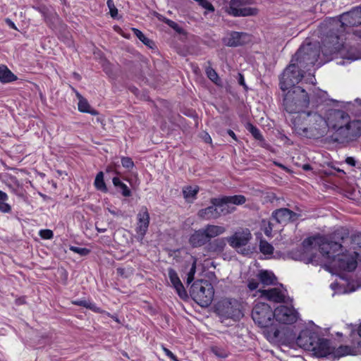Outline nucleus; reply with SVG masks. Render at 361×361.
Listing matches in <instances>:
<instances>
[{
  "instance_id": "8fccbe9b",
  "label": "nucleus",
  "mask_w": 361,
  "mask_h": 361,
  "mask_svg": "<svg viewBox=\"0 0 361 361\" xmlns=\"http://www.w3.org/2000/svg\"><path fill=\"white\" fill-rule=\"evenodd\" d=\"M317 255L312 254L310 257L304 259L303 260L306 264H312L314 265H318L319 262L317 259Z\"/></svg>"
},
{
  "instance_id": "4468645a",
  "label": "nucleus",
  "mask_w": 361,
  "mask_h": 361,
  "mask_svg": "<svg viewBox=\"0 0 361 361\" xmlns=\"http://www.w3.org/2000/svg\"><path fill=\"white\" fill-rule=\"evenodd\" d=\"M251 238L252 234L248 228H240L228 237V243L233 248H239L246 245Z\"/></svg>"
},
{
  "instance_id": "2f4dec72",
  "label": "nucleus",
  "mask_w": 361,
  "mask_h": 361,
  "mask_svg": "<svg viewBox=\"0 0 361 361\" xmlns=\"http://www.w3.org/2000/svg\"><path fill=\"white\" fill-rule=\"evenodd\" d=\"M7 200L6 193L0 190V212L2 213H9L11 211V206L6 202Z\"/></svg>"
},
{
  "instance_id": "338daca9",
  "label": "nucleus",
  "mask_w": 361,
  "mask_h": 361,
  "mask_svg": "<svg viewBox=\"0 0 361 361\" xmlns=\"http://www.w3.org/2000/svg\"><path fill=\"white\" fill-rule=\"evenodd\" d=\"M357 334H358L359 336L361 338V324L359 325V326L357 328Z\"/></svg>"
},
{
  "instance_id": "ea45409f",
  "label": "nucleus",
  "mask_w": 361,
  "mask_h": 361,
  "mask_svg": "<svg viewBox=\"0 0 361 361\" xmlns=\"http://www.w3.org/2000/svg\"><path fill=\"white\" fill-rule=\"evenodd\" d=\"M162 20L178 33H182L183 29L176 22L166 18H163Z\"/></svg>"
},
{
  "instance_id": "7ed1b4c3",
  "label": "nucleus",
  "mask_w": 361,
  "mask_h": 361,
  "mask_svg": "<svg viewBox=\"0 0 361 361\" xmlns=\"http://www.w3.org/2000/svg\"><path fill=\"white\" fill-rule=\"evenodd\" d=\"M319 32L321 35L322 44V46H319L317 43L311 42L306 44H302L295 54V55L292 57L293 61H296L299 64V66L303 68V69H305L306 71H308L309 67L314 66L317 61L320 51H322L327 59L334 54H324L323 52L324 35L321 33L320 26L319 27Z\"/></svg>"
},
{
  "instance_id": "37998d69",
  "label": "nucleus",
  "mask_w": 361,
  "mask_h": 361,
  "mask_svg": "<svg viewBox=\"0 0 361 361\" xmlns=\"http://www.w3.org/2000/svg\"><path fill=\"white\" fill-rule=\"evenodd\" d=\"M39 236L44 240H50L54 237V233L50 229H42L39 232Z\"/></svg>"
},
{
  "instance_id": "680f3d73",
  "label": "nucleus",
  "mask_w": 361,
  "mask_h": 361,
  "mask_svg": "<svg viewBox=\"0 0 361 361\" xmlns=\"http://www.w3.org/2000/svg\"><path fill=\"white\" fill-rule=\"evenodd\" d=\"M227 133L235 140H237V137L232 130H228Z\"/></svg>"
},
{
  "instance_id": "e2e57ef3",
  "label": "nucleus",
  "mask_w": 361,
  "mask_h": 361,
  "mask_svg": "<svg viewBox=\"0 0 361 361\" xmlns=\"http://www.w3.org/2000/svg\"><path fill=\"white\" fill-rule=\"evenodd\" d=\"M6 23L8 24L10 27H11L13 29H16L15 24L10 20L7 19Z\"/></svg>"
},
{
  "instance_id": "6e6d98bb",
  "label": "nucleus",
  "mask_w": 361,
  "mask_h": 361,
  "mask_svg": "<svg viewBox=\"0 0 361 361\" xmlns=\"http://www.w3.org/2000/svg\"><path fill=\"white\" fill-rule=\"evenodd\" d=\"M164 351L166 355H167L169 358L172 359L174 361H179L177 359L176 356L169 349L164 348Z\"/></svg>"
},
{
  "instance_id": "4be33fe9",
  "label": "nucleus",
  "mask_w": 361,
  "mask_h": 361,
  "mask_svg": "<svg viewBox=\"0 0 361 361\" xmlns=\"http://www.w3.org/2000/svg\"><path fill=\"white\" fill-rule=\"evenodd\" d=\"M310 334L311 333L308 331H301L296 338V343L305 350H316V346H314L315 340Z\"/></svg>"
},
{
  "instance_id": "09e8293b",
  "label": "nucleus",
  "mask_w": 361,
  "mask_h": 361,
  "mask_svg": "<svg viewBox=\"0 0 361 361\" xmlns=\"http://www.w3.org/2000/svg\"><path fill=\"white\" fill-rule=\"evenodd\" d=\"M259 286V282L255 279L248 280L247 288L250 291L256 290Z\"/></svg>"
},
{
  "instance_id": "c756f323",
  "label": "nucleus",
  "mask_w": 361,
  "mask_h": 361,
  "mask_svg": "<svg viewBox=\"0 0 361 361\" xmlns=\"http://www.w3.org/2000/svg\"><path fill=\"white\" fill-rule=\"evenodd\" d=\"M200 188L197 185H189L184 187L183 189V194L184 198L187 201H192L196 198V195L197 194Z\"/></svg>"
},
{
  "instance_id": "69168bd1",
  "label": "nucleus",
  "mask_w": 361,
  "mask_h": 361,
  "mask_svg": "<svg viewBox=\"0 0 361 361\" xmlns=\"http://www.w3.org/2000/svg\"><path fill=\"white\" fill-rule=\"evenodd\" d=\"M114 166H109L106 168V172L109 173L110 171H114Z\"/></svg>"
},
{
  "instance_id": "6e6552de",
  "label": "nucleus",
  "mask_w": 361,
  "mask_h": 361,
  "mask_svg": "<svg viewBox=\"0 0 361 361\" xmlns=\"http://www.w3.org/2000/svg\"><path fill=\"white\" fill-rule=\"evenodd\" d=\"M252 318L261 328H267L272 325L274 311L265 302H257L252 310Z\"/></svg>"
},
{
  "instance_id": "0e129e2a",
  "label": "nucleus",
  "mask_w": 361,
  "mask_h": 361,
  "mask_svg": "<svg viewBox=\"0 0 361 361\" xmlns=\"http://www.w3.org/2000/svg\"><path fill=\"white\" fill-rule=\"evenodd\" d=\"M76 97H78V100L80 101V99H85L79 92H76Z\"/></svg>"
},
{
  "instance_id": "58836bf2",
  "label": "nucleus",
  "mask_w": 361,
  "mask_h": 361,
  "mask_svg": "<svg viewBox=\"0 0 361 361\" xmlns=\"http://www.w3.org/2000/svg\"><path fill=\"white\" fill-rule=\"evenodd\" d=\"M351 243L353 245V249L355 250L356 248L361 250V233H355L350 237Z\"/></svg>"
},
{
  "instance_id": "49530a36",
  "label": "nucleus",
  "mask_w": 361,
  "mask_h": 361,
  "mask_svg": "<svg viewBox=\"0 0 361 361\" xmlns=\"http://www.w3.org/2000/svg\"><path fill=\"white\" fill-rule=\"evenodd\" d=\"M121 164L124 168L128 169H133L134 166V163L132 159L128 157L121 158Z\"/></svg>"
},
{
  "instance_id": "c03bdc74",
  "label": "nucleus",
  "mask_w": 361,
  "mask_h": 361,
  "mask_svg": "<svg viewBox=\"0 0 361 361\" xmlns=\"http://www.w3.org/2000/svg\"><path fill=\"white\" fill-rule=\"evenodd\" d=\"M106 4L109 9L111 16L112 18H116L118 15V9L115 6L114 1L113 0H107Z\"/></svg>"
},
{
  "instance_id": "c85d7f7f",
  "label": "nucleus",
  "mask_w": 361,
  "mask_h": 361,
  "mask_svg": "<svg viewBox=\"0 0 361 361\" xmlns=\"http://www.w3.org/2000/svg\"><path fill=\"white\" fill-rule=\"evenodd\" d=\"M17 80L15 75L8 68L4 65L0 66V81L4 83L11 82Z\"/></svg>"
},
{
  "instance_id": "a19ab883",
  "label": "nucleus",
  "mask_w": 361,
  "mask_h": 361,
  "mask_svg": "<svg viewBox=\"0 0 361 361\" xmlns=\"http://www.w3.org/2000/svg\"><path fill=\"white\" fill-rule=\"evenodd\" d=\"M69 249L72 252L79 254L80 256H86L90 252V250L86 247L71 246Z\"/></svg>"
},
{
  "instance_id": "dca6fc26",
  "label": "nucleus",
  "mask_w": 361,
  "mask_h": 361,
  "mask_svg": "<svg viewBox=\"0 0 361 361\" xmlns=\"http://www.w3.org/2000/svg\"><path fill=\"white\" fill-rule=\"evenodd\" d=\"M361 135V121H349L344 128L340 130V138L353 140Z\"/></svg>"
},
{
  "instance_id": "412c9836",
  "label": "nucleus",
  "mask_w": 361,
  "mask_h": 361,
  "mask_svg": "<svg viewBox=\"0 0 361 361\" xmlns=\"http://www.w3.org/2000/svg\"><path fill=\"white\" fill-rule=\"evenodd\" d=\"M299 216L300 214H297L295 212H293L287 208H281L272 213V218L279 224H286L295 221Z\"/></svg>"
},
{
  "instance_id": "473e14b6",
  "label": "nucleus",
  "mask_w": 361,
  "mask_h": 361,
  "mask_svg": "<svg viewBox=\"0 0 361 361\" xmlns=\"http://www.w3.org/2000/svg\"><path fill=\"white\" fill-rule=\"evenodd\" d=\"M206 74L208 78L211 80L214 83H215L216 85L221 86V80L214 69L211 67L207 68Z\"/></svg>"
},
{
  "instance_id": "e433bc0d",
  "label": "nucleus",
  "mask_w": 361,
  "mask_h": 361,
  "mask_svg": "<svg viewBox=\"0 0 361 361\" xmlns=\"http://www.w3.org/2000/svg\"><path fill=\"white\" fill-rule=\"evenodd\" d=\"M259 250L264 255H271L274 252V247L264 240H261L259 243Z\"/></svg>"
},
{
  "instance_id": "a211bd4d",
  "label": "nucleus",
  "mask_w": 361,
  "mask_h": 361,
  "mask_svg": "<svg viewBox=\"0 0 361 361\" xmlns=\"http://www.w3.org/2000/svg\"><path fill=\"white\" fill-rule=\"evenodd\" d=\"M259 297L274 302H283L287 294L286 290L273 288L267 290H259Z\"/></svg>"
},
{
  "instance_id": "a18cd8bd",
  "label": "nucleus",
  "mask_w": 361,
  "mask_h": 361,
  "mask_svg": "<svg viewBox=\"0 0 361 361\" xmlns=\"http://www.w3.org/2000/svg\"><path fill=\"white\" fill-rule=\"evenodd\" d=\"M196 272V260H195L192 264V267L188 273L187 276V283H190L193 280L195 277V274Z\"/></svg>"
},
{
  "instance_id": "20e7f679",
  "label": "nucleus",
  "mask_w": 361,
  "mask_h": 361,
  "mask_svg": "<svg viewBox=\"0 0 361 361\" xmlns=\"http://www.w3.org/2000/svg\"><path fill=\"white\" fill-rule=\"evenodd\" d=\"M310 104L307 92L301 87H294L283 96V108L288 114H297L302 111Z\"/></svg>"
},
{
  "instance_id": "5701e85b",
  "label": "nucleus",
  "mask_w": 361,
  "mask_h": 361,
  "mask_svg": "<svg viewBox=\"0 0 361 361\" xmlns=\"http://www.w3.org/2000/svg\"><path fill=\"white\" fill-rule=\"evenodd\" d=\"M228 238H216L209 241L206 246L207 252L214 254L223 252L226 247Z\"/></svg>"
},
{
  "instance_id": "9d476101",
  "label": "nucleus",
  "mask_w": 361,
  "mask_h": 361,
  "mask_svg": "<svg viewBox=\"0 0 361 361\" xmlns=\"http://www.w3.org/2000/svg\"><path fill=\"white\" fill-rule=\"evenodd\" d=\"M252 2L253 0H231L227 12L235 17L256 16L258 13V9L248 6Z\"/></svg>"
},
{
  "instance_id": "bb28decb",
  "label": "nucleus",
  "mask_w": 361,
  "mask_h": 361,
  "mask_svg": "<svg viewBox=\"0 0 361 361\" xmlns=\"http://www.w3.org/2000/svg\"><path fill=\"white\" fill-rule=\"evenodd\" d=\"M203 228L209 241L212 238L215 239V238L223 235L226 231V228L224 226L214 224H207Z\"/></svg>"
},
{
  "instance_id": "79ce46f5",
  "label": "nucleus",
  "mask_w": 361,
  "mask_h": 361,
  "mask_svg": "<svg viewBox=\"0 0 361 361\" xmlns=\"http://www.w3.org/2000/svg\"><path fill=\"white\" fill-rule=\"evenodd\" d=\"M168 274L171 283V285L174 283H177V282H180V279H179L177 272L172 268L168 269Z\"/></svg>"
},
{
  "instance_id": "a878e982",
  "label": "nucleus",
  "mask_w": 361,
  "mask_h": 361,
  "mask_svg": "<svg viewBox=\"0 0 361 361\" xmlns=\"http://www.w3.org/2000/svg\"><path fill=\"white\" fill-rule=\"evenodd\" d=\"M316 350L315 354L320 357H325L327 355L334 353V348L331 346V343L325 338H319L317 343H314Z\"/></svg>"
},
{
  "instance_id": "13d9d810",
  "label": "nucleus",
  "mask_w": 361,
  "mask_h": 361,
  "mask_svg": "<svg viewBox=\"0 0 361 361\" xmlns=\"http://www.w3.org/2000/svg\"><path fill=\"white\" fill-rule=\"evenodd\" d=\"M345 162L348 164L350 166H355V160L353 157H347L345 159Z\"/></svg>"
},
{
  "instance_id": "1a4fd4ad",
  "label": "nucleus",
  "mask_w": 361,
  "mask_h": 361,
  "mask_svg": "<svg viewBox=\"0 0 361 361\" xmlns=\"http://www.w3.org/2000/svg\"><path fill=\"white\" fill-rule=\"evenodd\" d=\"M307 137L318 139L324 137L327 131V122L321 115L308 112Z\"/></svg>"
},
{
  "instance_id": "3c124183",
  "label": "nucleus",
  "mask_w": 361,
  "mask_h": 361,
  "mask_svg": "<svg viewBox=\"0 0 361 361\" xmlns=\"http://www.w3.org/2000/svg\"><path fill=\"white\" fill-rule=\"evenodd\" d=\"M116 272H117L118 275H119L120 276L123 277V278H128L130 276V274H131L130 271L126 270L124 268H121V267L117 268Z\"/></svg>"
},
{
  "instance_id": "bf43d9fd",
  "label": "nucleus",
  "mask_w": 361,
  "mask_h": 361,
  "mask_svg": "<svg viewBox=\"0 0 361 361\" xmlns=\"http://www.w3.org/2000/svg\"><path fill=\"white\" fill-rule=\"evenodd\" d=\"M94 180H104V173L102 171L99 172L96 176Z\"/></svg>"
},
{
  "instance_id": "7c9ffc66",
  "label": "nucleus",
  "mask_w": 361,
  "mask_h": 361,
  "mask_svg": "<svg viewBox=\"0 0 361 361\" xmlns=\"http://www.w3.org/2000/svg\"><path fill=\"white\" fill-rule=\"evenodd\" d=\"M78 110L81 112L88 113L94 116L99 114V112L97 110L91 107V106L90 105L89 102L86 99H80V101L78 102Z\"/></svg>"
},
{
  "instance_id": "39448f33",
  "label": "nucleus",
  "mask_w": 361,
  "mask_h": 361,
  "mask_svg": "<svg viewBox=\"0 0 361 361\" xmlns=\"http://www.w3.org/2000/svg\"><path fill=\"white\" fill-rule=\"evenodd\" d=\"M192 298L200 306H209L214 298V290L211 283L207 280L195 281L190 290Z\"/></svg>"
},
{
  "instance_id": "b1692460",
  "label": "nucleus",
  "mask_w": 361,
  "mask_h": 361,
  "mask_svg": "<svg viewBox=\"0 0 361 361\" xmlns=\"http://www.w3.org/2000/svg\"><path fill=\"white\" fill-rule=\"evenodd\" d=\"M189 243L193 247H199L207 245L209 240L203 228L195 231L189 238Z\"/></svg>"
},
{
  "instance_id": "c9c22d12",
  "label": "nucleus",
  "mask_w": 361,
  "mask_h": 361,
  "mask_svg": "<svg viewBox=\"0 0 361 361\" xmlns=\"http://www.w3.org/2000/svg\"><path fill=\"white\" fill-rule=\"evenodd\" d=\"M173 288L176 290L178 295L183 300H185L188 298L187 292L182 283L181 281L172 285Z\"/></svg>"
},
{
  "instance_id": "de8ad7c7",
  "label": "nucleus",
  "mask_w": 361,
  "mask_h": 361,
  "mask_svg": "<svg viewBox=\"0 0 361 361\" xmlns=\"http://www.w3.org/2000/svg\"><path fill=\"white\" fill-rule=\"evenodd\" d=\"M212 353L219 357L224 358L228 356V353L226 350L221 349L218 347H213L212 348Z\"/></svg>"
},
{
  "instance_id": "5fc2aeb1",
  "label": "nucleus",
  "mask_w": 361,
  "mask_h": 361,
  "mask_svg": "<svg viewBox=\"0 0 361 361\" xmlns=\"http://www.w3.org/2000/svg\"><path fill=\"white\" fill-rule=\"evenodd\" d=\"M88 309L91 310L94 312L96 313H101L102 312V310L100 307H97L94 302H92L90 301V305L88 306Z\"/></svg>"
},
{
  "instance_id": "cd10ccee",
  "label": "nucleus",
  "mask_w": 361,
  "mask_h": 361,
  "mask_svg": "<svg viewBox=\"0 0 361 361\" xmlns=\"http://www.w3.org/2000/svg\"><path fill=\"white\" fill-rule=\"evenodd\" d=\"M259 281L264 286H270L276 283L277 280L275 275L269 271L262 270L257 275Z\"/></svg>"
},
{
  "instance_id": "052dcab7",
  "label": "nucleus",
  "mask_w": 361,
  "mask_h": 361,
  "mask_svg": "<svg viewBox=\"0 0 361 361\" xmlns=\"http://www.w3.org/2000/svg\"><path fill=\"white\" fill-rule=\"evenodd\" d=\"M238 82L240 85H243L244 87H245V80H244V77L242 74H239V79H238Z\"/></svg>"
},
{
  "instance_id": "9b49d317",
  "label": "nucleus",
  "mask_w": 361,
  "mask_h": 361,
  "mask_svg": "<svg viewBox=\"0 0 361 361\" xmlns=\"http://www.w3.org/2000/svg\"><path fill=\"white\" fill-rule=\"evenodd\" d=\"M217 198H212L211 200L212 205L204 209H202L198 212V216L204 219H216L220 217L221 215H226L233 212L235 210V207H232L231 209L226 208L222 203L215 204L214 200Z\"/></svg>"
},
{
  "instance_id": "2eb2a0df",
  "label": "nucleus",
  "mask_w": 361,
  "mask_h": 361,
  "mask_svg": "<svg viewBox=\"0 0 361 361\" xmlns=\"http://www.w3.org/2000/svg\"><path fill=\"white\" fill-rule=\"evenodd\" d=\"M252 41V36L243 32L232 31L224 39L226 45L231 47H236L248 44Z\"/></svg>"
},
{
  "instance_id": "603ef678",
  "label": "nucleus",
  "mask_w": 361,
  "mask_h": 361,
  "mask_svg": "<svg viewBox=\"0 0 361 361\" xmlns=\"http://www.w3.org/2000/svg\"><path fill=\"white\" fill-rule=\"evenodd\" d=\"M90 302V300H77L74 301L73 303L75 305L83 307L88 309Z\"/></svg>"
},
{
  "instance_id": "72a5a7b5",
  "label": "nucleus",
  "mask_w": 361,
  "mask_h": 361,
  "mask_svg": "<svg viewBox=\"0 0 361 361\" xmlns=\"http://www.w3.org/2000/svg\"><path fill=\"white\" fill-rule=\"evenodd\" d=\"M134 35L146 46L152 47L154 42L152 40L147 38L140 30L137 28H133Z\"/></svg>"
},
{
  "instance_id": "0eeeda50",
  "label": "nucleus",
  "mask_w": 361,
  "mask_h": 361,
  "mask_svg": "<svg viewBox=\"0 0 361 361\" xmlns=\"http://www.w3.org/2000/svg\"><path fill=\"white\" fill-rule=\"evenodd\" d=\"M305 69L299 66L296 61H293V59L290 64L286 68L280 78V87L283 91L293 87L299 83L304 77Z\"/></svg>"
},
{
  "instance_id": "f3484780",
  "label": "nucleus",
  "mask_w": 361,
  "mask_h": 361,
  "mask_svg": "<svg viewBox=\"0 0 361 361\" xmlns=\"http://www.w3.org/2000/svg\"><path fill=\"white\" fill-rule=\"evenodd\" d=\"M137 226L135 231L142 240L147 233L149 225V214L146 207H142L137 215Z\"/></svg>"
},
{
  "instance_id": "f03ea898",
  "label": "nucleus",
  "mask_w": 361,
  "mask_h": 361,
  "mask_svg": "<svg viewBox=\"0 0 361 361\" xmlns=\"http://www.w3.org/2000/svg\"><path fill=\"white\" fill-rule=\"evenodd\" d=\"M318 245L320 253L329 267L340 271H353L357 265L359 259L357 250L353 252L343 250V245L338 242L329 240L325 237H310L305 239L302 245L305 248Z\"/></svg>"
},
{
  "instance_id": "f704fd0d",
  "label": "nucleus",
  "mask_w": 361,
  "mask_h": 361,
  "mask_svg": "<svg viewBox=\"0 0 361 361\" xmlns=\"http://www.w3.org/2000/svg\"><path fill=\"white\" fill-rule=\"evenodd\" d=\"M113 183L116 190L121 192L124 197L130 196L131 191L123 182H113Z\"/></svg>"
},
{
  "instance_id": "393cba45",
  "label": "nucleus",
  "mask_w": 361,
  "mask_h": 361,
  "mask_svg": "<svg viewBox=\"0 0 361 361\" xmlns=\"http://www.w3.org/2000/svg\"><path fill=\"white\" fill-rule=\"evenodd\" d=\"M246 201V198L244 195H235L232 196H223L221 197H218L217 200H214L215 204H218L219 203H222L226 208L230 209L228 206V204H232L235 205H241L243 204ZM232 208H231V209Z\"/></svg>"
},
{
  "instance_id": "4c0bfd02",
  "label": "nucleus",
  "mask_w": 361,
  "mask_h": 361,
  "mask_svg": "<svg viewBox=\"0 0 361 361\" xmlns=\"http://www.w3.org/2000/svg\"><path fill=\"white\" fill-rule=\"evenodd\" d=\"M246 129L252 134V135L257 140H262L263 136L259 130L252 123H247Z\"/></svg>"
},
{
  "instance_id": "f257e3e1",
  "label": "nucleus",
  "mask_w": 361,
  "mask_h": 361,
  "mask_svg": "<svg viewBox=\"0 0 361 361\" xmlns=\"http://www.w3.org/2000/svg\"><path fill=\"white\" fill-rule=\"evenodd\" d=\"M361 25V8L356 7L341 16L340 19H329L320 24L323 37V52L329 55L339 52L343 47V35L345 27Z\"/></svg>"
},
{
  "instance_id": "f8f14e48",
  "label": "nucleus",
  "mask_w": 361,
  "mask_h": 361,
  "mask_svg": "<svg viewBox=\"0 0 361 361\" xmlns=\"http://www.w3.org/2000/svg\"><path fill=\"white\" fill-rule=\"evenodd\" d=\"M298 318V312L291 306L290 307L280 305L274 310V319L279 322L291 324Z\"/></svg>"
},
{
  "instance_id": "aec40b11",
  "label": "nucleus",
  "mask_w": 361,
  "mask_h": 361,
  "mask_svg": "<svg viewBox=\"0 0 361 361\" xmlns=\"http://www.w3.org/2000/svg\"><path fill=\"white\" fill-rule=\"evenodd\" d=\"M308 112L298 113L293 120L292 123L297 133L307 137Z\"/></svg>"
},
{
  "instance_id": "774afa93",
  "label": "nucleus",
  "mask_w": 361,
  "mask_h": 361,
  "mask_svg": "<svg viewBox=\"0 0 361 361\" xmlns=\"http://www.w3.org/2000/svg\"><path fill=\"white\" fill-rule=\"evenodd\" d=\"M357 255H358L359 260H360V261H361V249H360V250H357Z\"/></svg>"
},
{
  "instance_id": "864d4df0",
  "label": "nucleus",
  "mask_w": 361,
  "mask_h": 361,
  "mask_svg": "<svg viewBox=\"0 0 361 361\" xmlns=\"http://www.w3.org/2000/svg\"><path fill=\"white\" fill-rule=\"evenodd\" d=\"M95 188L102 192H106L107 188L106 185V182H94Z\"/></svg>"
},
{
  "instance_id": "ddd939ff",
  "label": "nucleus",
  "mask_w": 361,
  "mask_h": 361,
  "mask_svg": "<svg viewBox=\"0 0 361 361\" xmlns=\"http://www.w3.org/2000/svg\"><path fill=\"white\" fill-rule=\"evenodd\" d=\"M350 116L343 110L335 109L330 113L329 121L332 128L336 130V135H340V130L344 128L350 121Z\"/></svg>"
},
{
  "instance_id": "4d7b16f0",
  "label": "nucleus",
  "mask_w": 361,
  "mask_h": 361,
  "mask_svg": "<svg viewBox=\"0 0 361 361\" xmlns=\"http://www.w3.org/2000/svg\"><path fill=\"white\" fill-rule=\"evenodd\" d=\"M271 232H272V227L271 226V224L269 223L268 226L265 228L264 229V234L267 235V236H271Z\"/></svg>"
},
{
  "instance_id": "423d86ee",
  "label": "nucleus",
  "mask_w": 361,
  "mask_h": 361,
  "mask_svg": "<svg viewBox=\"0 0 361 361\" xmlns=\"http://www.w3.org/2000/svg\"><path fill=\"white\" fill-rule=\"evenodd\" d=\"M218 314L226 319L238 321L243 317V303L234 298H224L216 306Z\"/></svg>"
},
{
  "instance_id": "6ab92c4d",
  "label": "nucleus",
  "mask_w": 361,
  "mask_h": 361,
  "mask_svg": "<svg viewBox=\"0 0 361 361\" xmlns=\"http://www.w3.org/2000/svg\"><path fill=\"white\" fill-rule=\"evenodd\" d=\"M361 353V341H353L352 345H341L337 348H334L335 357H341L346 355H356Z\"/></svg>"
}]
</instances>
